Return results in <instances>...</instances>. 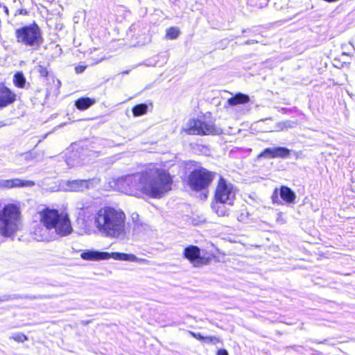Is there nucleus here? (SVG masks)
Segmentation results:
<instances>
[{"mask_svg": "<svg viewBox=\"0 0 355 355\" xmlns=\"http://www.w3.org/2000/svg\"><path fill=\"white\" fill-rule=\"evenodd\" d=\"M172 178L162 169L150 168L141 173L129 175L116 181L118 189L125 194L136 196L139 191L152 198H160L171 190Z\"/></svg>", "mask_w": 355, "mask_h": 355, "instance_id": "f257e3e1", "label": "nucleus"}, {"mask_svg": "<svg viewBox=\"0 0 355 355\" xmlns=\"http://www.w3.org/2000/svg\"><path fill=\"white\" fill-rule=\"evenodd\" d=\"M40 220L43 227L35 230L37 241H49L58 236H64L72 232V227L67 214L59 213L57 209H44L40 212Z\"/></svg>", "mask_w": 355, "mask_h": 355, "instance_id": "f03ea898", "label": "nucleus"}, {"mask_svg": "<svg viewBox=\"0 0 355 355\" xmlns=\"http://www.w3.org/2000/svg\"><path fill=\"white\" fill-rule=\"evenodd\" d=\"M125 214L114 208L106 207L101 209L95 216L96 227L107 236L123 238L125 235Z\"/></svg>", "mask_w": 355, "mask_h": 355, "instance_id": "7ed1b4c3", "label": "nucleus"}, {"mask_svg": "<svg viewBox=\"0 0 355 355\" xmlns=\"http://www.w3.org/2000/svg\"><path fill=\"white\" fill-rule=\"evenodd\" d=\"M21 211L18 205L8 204L0 209V235L13 236L21 227Z\"/></svg>", "mask_w": 355, "mask_h": 355, "instance_id": "20e7f679", "label": "nucleus"}, {"mask_svg": "<svg viewBox=\"0 0 355 355\" xmlns=\"http://www.w3.org/2000/svg\"><path fill=\"white\" fill-rule=\"evenodd\" d=\"M216 173L205 168L199 167L191 171L187 178L188 187L193 191L206 192L211 184Z\"/></svg>", "mask_w": 355, "mask_h": 355, "instance_id": "39448f33", "label": "nucleus"}, {"mask_svg": "<svg viewBox=\"0 0 355 355\" xmlns=\"http://www.w3.org/2000/svg\"><path fill=\"white\" fill-rule=\"evenodd\" d=\"M184 130L188 135H219L221 129L215 125L211 114H205L201 119H190L188 121Z\"/></svg>", "mask_w": 355, "mask_h": 355, "instance_id": "423d86ee", "label": "nucleus"}, {"mask_svg": "<svg viewBox=\"0 0 355 355\" xmlns=\"http://www.w3.org/2000/svg\"><path fill=\"white\" fill-rule=\"evenodd\" d=\"M236 189L233 184L220 177L214 193L216 203L233 205Z\"/></svg>", "mask_w": 355, "mask_h": 355, "instance_id": "0eeeda50", "label": "nucleus"}, {"mask_svg": "<svg viewBox=\"0 0 355 355\" xmlns=\"http://www.w3.org/2000/svg\"><path fill=\"white\" fill-rule=\"evenodd\" d=\"M16 35L17 41L26 46H39L42 42V36L37 26H24L17 30Z\"/></svg>", "mask_w": 355, "mask_h": 355, "instance_id": "6e6552de", "label": "nucleus"}, {"mask_svg": "<svg viewBox=\"0 0 355 355\" xmlns=\"http://www.w3.org/2000/svg\"><path fill=\"white\" fill-rule=\"evenodd\" d=\"M184 257L187 259L195 267L207 265L211 259L201 256L200 249L196 245H189L184 250Z\"/></svg>", "mask_w": 355, "mask_h": 355, "instance_id": "1a4fd4ad", "label": "nucleus"}, {"mask_svg": "<svg viewBox=\"0 0 355 355\" xmlns=\"http://www.w3.org/2000/svg\"><path fill=\"white\" fill-rule=\"evenodd\" d=\"M101 180L98 178H93L89 180H75L67 181V189L70 191H83L86 189L96 188L99 185Z\"/></svg>", "mask_w": 355, "mask_h": 355, "instance_id": "9d476101", "label": "nucleus"}, {"mask_svg": "<svg viewBox=\"0 0 355 355\" xmlns=\"http://www.w3.org/2000/svg\"><path fill=\"white\" fill-rule=\"evenodd\" d=\"M291 153V150L286 147H275V148H267L259 155V157H264L266 159H274V158H287Z\"/></svg>", "mask_w": 355, "mask_h": 355, "instance_id": "9b49d317", "label": "nucleus"}, {"mask_svg": "<svg viewBox=\"0 0 355 355\" xmlns=\"http://www.w3.org/2000/svg\"><path fill=\"white\" fill-rule=\"evenodd\" d=\"M115 252H100L94 250H86L81 252L80 257L87 261L106 260L110 258Z\"/></svg>", "mask_w": 355, "mask_h": 355, "instance_id": "f8f14e48", "label": "nucleus"}, {"mask_svg": "<svg viewBox=\"0 0 355 355\" xmlns=\"http://www.w3.org/2000/svg\"><path fill=\"white\" fill-rule=\"evenodd\" d=\"M35 184L31 180H22L19 178L12 180L0 179V188L10 189L17 187H32Z\"/></svg>", "mask_w": 355, "mask_h": 355, "instance_id": "ddd939ff", "label": "nucleus"}, {"mask_svg": "<svg viewBox=\"0 0 355 355\" xmlns=\"http://www.w3.org/2000/svg\"><path fill=\"white\" fill-rule=\"evenodd\" d=\"M112 259L115 260L135 261L140 263H148V261L147 259L138 258L135 254H127L122 252H115L112 256Z\"/></svg>", "mask_w": 355, "mask_h": 355, "instance_id": "4468645a", "label": "nucleus"}, {"mask_svg": "<svg viewBox=\"0 0 355 355\" xmlns=\"http://www.w3.org/2000/svg\"><path fill=\"white\" fill-rule=\"evenodd\" d=\"M16 95L11 90H0V107H3L15 101Z\"/></svg>", "mask_w": 355, "mask_h": 355, "instance_id": "2eb2a0df", "label": "nucleus"}, {"mask_svg": "<svg viewBox=\"0 0 355 355\" xmlns=\"http://www.w3.org/2000/svg\"><path fill=\"white\" fill-rule=\"evenodd\" d=\"M279 196L287 203H293L295 199V193L288 187L282 186L279 189Z\"/></svg>", "mask_w": 355, "mask_h": 355, "instance_id": "dca6fc26", "label": "nucleus"}, {"mask_svg": "<svg viewBox=\"0 0 355 355\" xmlns=\"http://www.w3.org/2000/svg\"><path fill=\"white\" fill-rule=\"evenodd\" d=\"M96 101L93 98L81 97L75 101V105L78 110H85L94 105Z\"/></svg>", "mask_w": 355, "mask_h": 355, "instance_id": "f3484780", "label": "nucleus"}, {"mask_svg": "<svg viewBox=\"0 0 355 355\" xmlns=\"http://www.w3.org/2000/svg\"><path fill=\"white\" fill-rule=\"evenodd\" d=\"M250 101L249 96L242 94L237 93L234 96L228 99L227 102L230 105L234 106L239 104H244Z\"/></svg>", "mask_w": 355, "mask_h": 355, "instance_id": "a211bd4d", "label": "nucleus"}, {"mask_svg": "<svg viewBox=\"0 0 355 355\" xmlns=\"http://www.w3.org/2000/svg\"><path fill=\"white\" fill-rule=\"evenodd\" d=\"M37 299V297L36 296H31V295H25L24 297L19 295V294H14V295H3L2 296H0V302L10 301L13 300H17V299Z\"/></svg>", "mask_w": 355, "mask_h": 355, "instance_id": "6ab92c4d", "label": "nucleus"}, {"mask_svg": "<svg viewBox=\"0 0 355 355\" xmlns=\"http://www.w3.org/2000/svg\"><path fill=\"white\" fill-rule=\"evenodd\" d=\"M132 110L135 116H141L147 112L148 105L146 103L138 104L134 106Z\"/></svg>", "mask_w": 355, "mask_h": 355, "instance_id": "aec40b11", "label": "nucleus"}, {"mask_svg": "<svg viewBox=\"0 0 355 355\" xmlns=\"http://www.w3.org/2000/svg\"><path fill=\"white\" fill-rule=\"evenodd\" d=\"M13 82L16 87H23L26 83V78L22 72H17L15 74Z\"/></svg>", "mask_w": 355, "mask_h": 355, "instance_id": "412c9836", "label": "nucleus"}, {"mask_svg": "<svg viewBox=\"0 0 355 355\" xmlns=\"http://www.w3.org/2000/svg\"><path fill=\"white\" fill-rule=\"evenodd\" d=\"M180 30L177 27H171L166 31V37L174 40L176 39L180 35Z\"/></svg>", "mask_w": 355, "mask_h": 355, "instance_id": "4be33fe9", "label": "nucleus"}, {"mask_svg": "<svg viewBox=\"0 0 355 355\" xmlns=\"http://www.w3.org/2000/svg\"><path fill=\"white\" fill-rule=\"evenodd\" d=\"M10 338L18 343H24L28 340L27 336L23 333H14Z\"/></svg>", "mask_w": 355, "mask_h": 355, "instance_id": "5701e85b", "label": "nucleus"}, {"mask_svg": "<svg viewBox=\"0 0 355 355\" xmlns=\"http://www.w3.org/2000/svg\"><path fill=\"white\" fill-rule=\"evenodd\" d=\"M220 340L218 337L216 336H207L204 338V342L209 344H216Z\"/></svg>", "mask_w": 355, "mask_h": 355, "instance_id": "b1692460", "label": "nucleus"}, {"mask_svg": "<svg viewBox=\"0 0 355 355\" xmlns=\"http://www.w3.org/2000/svg\"><path fill=\"white\" fill-rule=\"evenodd\" d=\"M279 192H278L277 189H275L272 195V200L274 203H280V200L279 199Z\"/></svg>", "mask_w": 355, "mask_h": 355, "instance_id": "393cba45", "label": "nucleus"}, {"mask_svg": "<svg viewBox=\"0 0 355 355\" xmlns=\"http://www.w3.org/2000/svg\"><path fill=\"white\" fill-rule=\"evenodd\" d=\"M38 71L40 72L42 76H46L48 75L47 69L43 66L40 65L38 67Z\"/></svg>", "mask_w": 355, "mask_h": 355, "instance_id": "a878e982", "label": "nucleus"}, {"mask_svg": "<svg viewBox=\"0 0 355 355\" xmlns=\"http://www.w3.org/2000/svg\"><path fill=\"white\" fill-rule=\"evenodd\" d=\"M189 334L195 338L199 340H201V341H204V338H205V336H203L202 335H201L200 333H195V332H193V331H189Z\"/></svg>", "mask_w": 355, "mask_h": 355, "instance_id": "bb28decb", "label": "nucleus"}, {"mask_svg": "<svg viewBox=\"0 0 355 355\" xmlns=\"http://www.w3.org/2000/svg\"><path fill=\"white\" fill-rule=\"evenodd\" d=\"M85 69H86L85 66L79 65V66L76 67L75 71L77 73H81L85 71Z\"/></svg>", "mask_w": 355, "mask_h": 355, "instance_id": "cd10ccee", "label": "nucleus"}, {"mask_svg": "<svg viewBox=\"0 0 355 355\" xmlns=\"http://www.w3.org/2000/svg\"><path fill=\"white\" fill-rule=\"evenodd\" d=\"M217 355H229V354L226 349H220L218 350Z\"/></svg>", "mask_w": 355, "mask_h": 355, "instance_id": "c85d7f7f", "label": "nucleus"}, {"mask_svg": "<svg viewBox=\"0 0 355 355\" xmlns=\"http://www.w3.org/2000/svg\"><path fill=\"white\" fill-rule=\"evenodd\" d=\"M348 95L355 101V90H346Z\"/></svg>", "mask_w": 355, "mask_h": 355, "instance_id": "c756f323", "label": "nucleus"}, {"mask_svg": "<svg viewBox=\"0 0 355 355\" xmlns=\"http://www.w3.org/2000/svg\"><path fill=\"white\" fill-rule=\"evenodd\" d=\"M255 42H257L255 40H248L245 42V44H254Z\"/></svg>", "mask_w": 355, "mask_h": 355, "instance_id": "7c9ffc66", "label": "nucleus"}, {"mask_svg": "<svg viewBox=\"0 0 355 355\" xmlns=\"http://www.w3.org/2000/svg\"><path fill=\"white\" fill-rule=\"evenodd\" d=\"M8 124L4 123L3 121H0V128H2L5 125H7Z\"/></svg>", "mask_w": 355, "mask_h": 355, "instance_id": "2f4dec72", "label": "nucleus"}, {"mask_svg": "<svg viewBox=\"0 0 355 355\" xmlns=\"http://www.w3.org/2000/svg\"><path fill=\"white\" fill-rule=\"evenodd\" d=\"M123 73H128V71H124V72H123Z\"/></svg>", "mask_w": 355, "mask_h": 355, "instance_id": "473e14b6", "label": "nucleus"}]
</instances>
